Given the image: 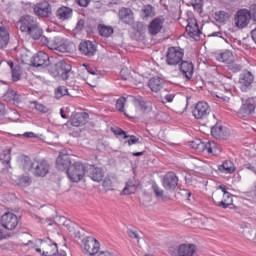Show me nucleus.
<instances>
[{
  "label": "nucleus",
  "instance_id": "nucleus-1",
  "mask_svg": "<svg viewBox=\"0 0 256 256\" xmlns=\"http://www.w3.org/2000/svg\"><path fill=\"white\" fill-rule=\"evenodd\" d=\"M19 29L22 33H26L33 40H37L41 37L42 28L39 26V22L35 17L31 15H23L18 21Z\"/></svg>",
  "mask_w": 256,
  "mask_h": 256
},
{
  "label": "nucleus",
  "instance_id": "nucleus-2",
  "mask_svg": "<svg viewBox=\"0 0 256 256\" xmlns=\"http://www.w3.org/2000/svg\"><path fill=\"white\" fill-rule=\"evenodd\" d=\"M72 66L66 61H58L55 64L49 66L48 71L52 77H61L63 81H67L69 79V75L71 73Z\"/></svg>",
  "mask_w": 256,
  "mask_h": 256
},
{
  "label": "nucleus",
  "instance_id": "nucleus-3",
  "mask_svg": "<svg viewBox=\"0 0 256 256\" xmlns=\"http://www.w3.org/2000/svg\"><path fill=\"white\" fill-rule=\"evenodd\" d=\"M85 175H87V165L81 162H74L68 168L67 176L72 183H79Z\"/></svg>",
  "mask_w": 256,
  "mask_h": 256
},
{
  "label": "nucleus",
  "instance_id": "nucleus-4",
  "mask_svg": "<svg viewBox=\"0 0 256 256\" xmlns=\"http://www.w3.org/2000/svg\"><path fill=\"white\" fill-rule=\"evenodd\" d=\"M185 50L181 47H170L166 53V64L170 67H176L183 60Z\"/></svg>",
  "mask_w": 256,
  "mask_h": 256
},
{
  "label": "nucleus",
  "instance_id": "nucleus-5",
  "mask_svg": "<svg viewBox=\"0 0 256 256\" xmlns=\"http://www.w3.org/2000/svg\"><path fill=\"white\" fill-rule=\"evenodd\" d=\"M242 105L237 112L238 117H249L255 115L256 97H249L247 99L241 98Z\"/></svg>",
  "mask_w": 256,
  "mask_h": 256
},
{
  "label": "nucleus",
  "instance_id": "nucleus-6",
  "mask_svg": "<svg viewBox=\"0 0 256 256\" xmlns=\"http://www.w3.org/2000/svg\"><path fill=\"white\" fill-rule=\"evenodd\" d=\"M238 83L240 85V91L242 93H249L253 89V83H255V76L249 70H244L239 75Z\"/></svg>",
  "mask_w": 256,
  "mask_h": 256
},
{
  "label": "nucleus",
  "instance_id": "nucleus-7",
  "mask_svg": "<svg viewBox=\"0 0 256 256\" xmlns=\"http://www.w3.org/2000/svg\"><path fill=\"white\" fill-rule=\"evenodd\" d=\"M49 169H51V166L47 160L34 159V169L32 170L34 177H47Z\"/></svg>",
  "mask_w": 256,
  "mask_h": 256
},
{
  "label": "nucleus",
  "instance_id": "nucleus-8",
  "mask_svg": "<svg viewBox=\"0 0 256 256\" xmlns=\"http://www.w3.org/2000/svg\"><path fill=\"white\" fill-rule=\"evenodd\" d=\"M50 47L53 51H59V53H71L73 51V43L59 37L52 40Z\"/></svg>",
  "mask_w": 256,
  "mask_h": 256
},
{
  "label": "nucleus",
  "instance_id": "nucleus-9",
  "mask_svg": "<svg viewBox=\"0 0 256 256\" xmlns=\"http://www.w3.org/2000/svg\"><path fill=\"white\" fill-rule=\"evenodd\" d=\"M251 22V12L246 8L240 9L235 15V25L238 29H245Z\"/></svg>",
  "mask_w": 256,
  "mask_h": 256
},
{
  "label": "nucleus",
  "instance_id": "nucleus-10",
  "mask_svg": "<svg viewBox=\"0 0 256 256\" xmlns=\"http://www.w3.org/2000/svg\"><path fill=\"white\" fill-rule=\"evenodd\" d=\"M0 223L4 229H7L8 231H13L14 229H17V226L19 225V218L17 215L6 212L0 220Z\"/></svg>",
  "mask_w": 256,
  "mask_h": 256
},
{
  "label": "nucleus",
  "instance_id": "nucleus-11",
  "mask_svg": "<svg viewBox=\"0 0 256 256\" xmlns=\"http://www.w3.org/2000/svg\"><path fill=\"white\" fill-rule=\"evenodd\" d=\"M51 57L49 54L39 51L31 58L32 67H51Z\"/></svg>",
  "mask_w": 256,
  "mask_h": 256
},
{
  "label": "nucleus",
  "instance_id": "nucleus-12",
  "mask_svg": "<svg viewBox=\"0 0 256 256\" xmlns=\"http://www.w3.org/2000/svg\"><path fill=\"white\" fill-rule=\"evenodd\" d=\"M178 69L186 81H191V79H193V74L195 73V64H193L191 60H182L178 64Z\"/></svg>",
  "mask_w": 256,
  "mask_h": 256
},
{
  "label": "nucleus",
  "instance_id": "nucleus-13",
  "mask_svg": "<svg viewBox=\"0 0 256 256\" xmlns=\"http://www.w3.org/2000/svg\"><path fill=\"white\" fill-rule=\"evenodd\" d=\"M78 51L86 57H94L95 53H97V45L91 40H83L78 46Z\"/></svg>",
  "mask_w": 256,
  "mask_h": 256
},
{
  "label": "nucleus",
  "instance_id": "nucleus-14",
  "mask_svg": "<svg viewBox=\"0 0 256 256\" xmlns=\"http://www.w3.org/2000/svg\"><path fill=\"white\" fill-rule=\"evenodd\" d=\"M211 113V107L207 102H198L192 110L195 119H205Z\"/></svg>",
  "mask_w": 256,
  "mask_h": 256
},
{
  "label": "nucleus",
  "instance_id": "nucleus-15",
  "mask_svg": "<svg viewBox=\"0 0 256 256\" xmlns=\"http://www.w3.org/2000/svg\"><path fill=\"white\" fill-rule=\"evenodd\" d=\"M162 185L166 191H175L179 185V178L174 172H168L164 175Z\"/></svg>",
  "mask_w": 256,
  "mask_h": 256
},
{
  "label": "nucleus",
  "instance_id": "nucleus-16",
  "mask_svg": "<svg viewBox=\"0 0 256 256\" xmlns=\"http://www.w3.org/2000/svg\"><path fill=\"white\" fill-rule=\"evenodd\" d=\"M71 156L69 154H65L60 152L59 156L56 159V168L58 171H66L68 173L69 167H71Z\"/></svg>",
  "mask_w": 256,
  "mask_h": 256
},
{
  "label": "nucleus",
  "instance_id": "nucleus-17",
  "mask_svg": "<svg viewBox=\"0 0 256 256\" xmlns=\"http://www.w3.org/2000/svg\"><path fill=\"white\" fill-rule=\"evenodd\" d=\"M100 247L101 244H99V241L93 237H88L84 240V251L88 255H97V253H99Z\"/></svg>",
  "mask_w": 256,
  "mask_h": 256
},
{
  "label": "nucleus",
  "instance_id": "nucleus-18",
  "mask_svg": "<svg viewBox=\"0 0 256 256\" xmlns=\"http://www.w3.org/2000/svg\"><path fill=\"white\" fill-rule=\"evenodd\" d=\"M211 135L214 139H219L220 141H226L229 139V129L219 124H215L211 128Z\"/></svg>",
  "mask_w": 256,
  "mask_h": 256
},
{
  "label": "nucleus",
  "instance_id": "nucleus-19",
  "mask_svg": "<svg viewBox=\"0 0 256 256\" xmlns=\"http://www.w3.org/2000/svg\"><path fill=\"white\" fill-rule=\"evenodd\" d=\"M186 33H188L189 37L192 39H200L201 37V29H199V24L197 23V19L193 18L188 21V24L186 26Z\"/></svg>",
  "mask_w": 256,
  "mask_h": 256
},
{
  "label": "nucleus",
  "instance_id": "nucleus-20",
  "mask_svg": "<svg viewBox=\"0 0 256 256\" xmlns=\"http://www.w3.org/2000/svg\"><path fill=\"white\" fill-rule=\"evenodd\" d=\"M165 23V18L163 16L154 18L150 24L148 25V31L150 35H158L161 33V29H163V24Z\"/></svg>",
  "mask_w": 256,
  "mask_h": 256
},
{
  "label": "nucleus",
  "instance_id": "nucleus-21",
  "mask_svg": "<svg viewBox=\"0 0 256 256\" xmlns=\"http://www.w3.org/2000/svg\"><path fill=\"white\" fill-rule=\"evenodd\" d=\"M86 175L92 179V181H96L99 183L100 181H103V169L97 168L93 165H87L86 169Z\"/></svg>",
  "mask_w": 256,
  "mask_h": 256
},
{
  "label": "nucleus",
  "instance_id": "nucleus-22",
  "mask_svg": "<svg viewBox=\"0 0 256 256\" xmlns=\"http://www.w3.org/2000/svg\"><path fill=\"white\" fill-rule=\"evenodd\" d=\"M89 119V113L87 112H77L73 115L70 120L72 127H82L85 125Z\"/></svg>",
  "mask_w": 256,
  "mask_h": 256
},
{
  "label": "nucleus",
  "instance_id": "nucleus-23",
  "mask_svg": "<svg viewBox=\"0 0 256 256\" xmlns=\"http://www.w3.org/2000/svg\"><path fill=\"white\" fill-rule=\"evenodd\" d=\"M118 17L120 21L125 23L126 25H133V10L130 8H121L118 13Z\"/></svg>",
  "mask_w": 256,
  "mask_h": 256
},
{
  "label": "nucleus",
  "instance_id": "nucleus-24",
  "mask_svg": "<svg viewBox=\"0 0 256 256\" xmlns=\"http://www.w3.org/2000/svg\"><path fill=\"white\" fill-rule=\"evenodd\" d=\"M197 251L195 244H180L177 249L178 256H193Z\"/></svg>",
  "mask_w": 256,
  "mask_h": 256
},
{
  "label": "nucleus",
  "instance_id": "nucleus-25",
  "mask_svg": "<svg viewBox=\"0 0 256 256\" xmlns=\"http://www.w3.org/2000/svg\"><path fill=\"white\" fill-rule=\"evenodd\" d=\"M34 13L38 17H49L51 15V5L49 2H43L34 7Z\"/></svg>",
  "mask_w": 256,
  "mask_h": 256
},
{
  "label": "nucleus",
  "instance_id": "nucleus-26",
  "mask_svg": "<svg viewBox=\"0 0 256 256\" xmlns=\"http://www.w3.org/2000/svg\"><path fill=\"white\" fill-rule=\"evenodd\" d=\"M163 85H165V80L159 76L152 77L148 82V86L153 93H159L163 89Z\"/></svg>",
  "mask_w": 256,
  "mask_h": 256
},
{
  "label": "nucleus",
  "instance_id": "nucleus-27",
  "mask_svg": "<svg viewBox=\"0 0 256 256\" xmlns=\"http://www.w3.org/2000/svg\"><path fill=\"white\" fill-rule=\"evenodd\" d=\"M234 59L235 56H233V52L230 50H224L223 52L216 54V60L220 63H233Z\"/></svg>",
  "mask_w": 256,
  "mask_h": 256
},
{
  "label": "nucleus",
  "instance_id": "nucleus-28",
  "mask_svg": "<svg viewBox=\"0 0 256 256\" xmlns=\"http://www.w3.org/2000/svg\"><path fill=\"white\" fill-rule=\"evenodd\" d=\"M45 242L48 243V248L42 252V256H57L59 253L57 243L52 242L51 238H46Z\"/></svg>",
  "mask_w": 256,
  "mask_h": 256
},
{
  "label": "nucleus",
  "instance_id": "nucleus-29",
  "mask_svg": "<svg viewBox=\"0 0 256 256\" xmlns=\"http://www.w3.org/2000/svg\"><path fill=\"white\" fill-rule=\"evenodd\" d=\"M56 16L61 19V21H66V19H71L73 17V9L67 6H61L56 11Z\"/></svg>",
  "mask_w": 256,
  "mask_h": 256
},
{
  "label": "nucleus",
  "instance_id": "nucleus-30",
  "mask_svg": "<svg viewBox=\"0 0 256 256\" xmlns=\"http://www.w3.org/2000/svg\"><path fill=\"white\" fill-rule=\"evenodd\" d=\"M9 41V29L5 26H0V49H5L9 45Z\"/></svg>",
  "mask_w": 256,
  "mask_h": 256
},
{
  "label": "nucleus",
  "instance_id": "nucleus-31",
  "mask_svg": "<svg viewBox=\"0 0 256 256\" xmlns=\"http://www.w3.org/2000/svg\"><path fill=\"white\" fill-rule=\"evenodd\" d=\"M190 147L198 153H203L207 147V141L203 142V140L196 138L190 142Z\"/></svg>",
  "mask_w": 256,
  "mask_h": 256
},
{
  "label": "nucleus",
  "instance_id": "nucleus-32",
  "mask_svg": "<svg viewBox=\"0 0 256 256\" xmlns=\"http://www.w3.org/2000/svg\"><path fill=\"white\" fill-rule=\"evenodd\" d=\"M205 151H207V153H211L212 155H219V153H221V146L215 141H206Z\"/></svg>",
  "mask_w": 256,
  "mask_h": 256
},
{
  "label": "nucleus",
  "instance_id": "nucleus-33",
  "mask_svg": "<svg viewBox=\"0 0 256 256\" xmlns=\"http://www.w3.org/2000/svg\"><path fill=\"white\" fill-rule=\"evenodd\" d=\"M134 103L137 107H139L140 111H143L144 113H149V111L152 109L151 103L143 100V98H136Z\"/></svg>",
  "mask_w": 256,
  "mask_h": 256
},
{
  "label": "nucleus",
  "instance_id": "nucleus-34",
  "mask_svg": "<svg viewBox=\"0 0 256 256\" xmlns=\"http://www.w3.org/2000/svg\"><path fill=\"white\" fill-rule=\"evenodd\" d=\"M98 31L101 37H111L113 35V27L105 26V24L98 25Z\"/></svg>",
  "mask_w": 256,
  "mask_h": 256
},
{
  "label": "nucleus",
  "instance_id": "nucleus-35",
  "mask_svg": "<svg viewBox=\"0 0 256 256\" xmlns=\"http://www.w3.org/2000/svg\"><path fill=\"white\" fill-rule=\"evenodd\" d=\"M22 168L24 171H31V173H33V169L35 168V160L32 161L29 156H25L22 161Z\"/></svg>",
  "mask_w": 256,
  "mask_h": 256
},
{
  "label": "nucleus",
  "instance_id": "nucleus-36",
  "mask_svg": "<svg viewBox=\"0 0 256 256\" xmlns=\"http://www.w3.org/2000/svg\"><path fill=\"white\" fill-rule=\"evenodd\" d=\"M0 161H2L3 165L11 167V149L4 150L0 154Z\"/></svg>",
  "mask_w": 256,
  "mask_h": 256
},
{
  "label": "nucleus",
  "instance_id": "nucleus-37",
  "mask_svg": "<svg viewBox=\"0 0 256 256\" xmlns=\"http://www.w3.org/2000/svg\"><path fill=\"white\" fill-rule=\"evenodd\" d=\"M152 189L154 191V195H156L157 198H160L161 201H169V197L164 196V191L161 190V188H159V186L157 185V183H154L152 185Z\"/></svg>",
  "mask_w": 256,
  "mask_h": 256
},
{
  "label": "nucleus",
  "instance_id": "nucleus-38",
  "mask_svg": "<svg viewBox=\"0 0 256 256\" xmlns=\"http://www.w3.org/2000/svg\"><path fill=\"white\" fill-rule=\"evenodd\" d=\"M214 19L218 23H225L226 21L229 20V13L225 11H218L215 13Z\"/></svg>",
  "mask_w": 256,
  "mask_h": 256
},
{
  "label": "nucleus",
  "instance_id": "nucleus-39",
  "mask_svg": "<svg viewBox=\"0 0 256 256\" xmlns=\"http://www.w3.org/2000/svg\"><path fill=\"white\" fill-rule=\"evenodd\" d=\"M65 95H68V96L71 95L69 94V89H67V87L59 86L58 88H56L55 90L56 99H61V97H65Z\"/></svg>",
  "mask_w": 256,
  "mask_h": 256
},
{
  "label": "nucleus",
  "instance_id": "nucleus-40",
  "mask_svg": "<svg viewBox=\"0 0 256 256\" xmlns=\"http://www.w3.org/2000/svg\"><path fill=\"white\" fill-rule=\"evenodd\" d=\"M21 67L19 65H15V68L11 70L12 73V81L17 83L21 79Z\"/></svg>",
  "mask_w": 256,
  "mask_h": 256
},
{
  "label": "nucleus",
  "instance_id": "nucleus-41",
  "mask_svg": "<svg viewBox=\"0 0 256 256\" xmlns=\"http://www.w3.org/2000/svg\"><path fill=\"white\" fill-rule=\"evenodd\" d=\"M125 103H127V98L125 97H120L116 101V109L119 113H125Z\"/></svg>",
  "mask_w": 256,
  "mask_h": 256
},
{
  "label": "nucleus",
  "instance_id": "nucleus-42",
  "mask_svg": "<svg viewBox=\"0 0 256 256\" xmlns=\"http://www.w3.org/2000/svg\"><path fill=\"white\" fill-rule=\"evenodd\" d=\"M33 183L31 176H21L18 181V185L20 187H29Z\"/></svg>",
  "mask_w": 256,
  "mask_h": 256
},
{
  "label": "nucleus",
  "instance_id": "nucleus-43",
  "mask_svg": "<svg viewBox=\"0 0 256 256\" xmlns=\"http://www.w3.org/2000/svg\"><path fill=\"white\" fill-rule=\"evenodd\" d=\"M112 133L114 135H117L118 137L123 136V139H129V134H127V131L117 127V128H111Z\"/></svg>",
  "mask_w": 256,
  "mask_h": 256
},
{
  "label": "nucleus",
  "instance_id": "nucleus-44",
  "mask_svg": "<svg viewBox=\"0 0 256 256\" xmlns=\"http://www.w3.org/2000/svg\"><path fill=\"white\" fill-rule=\"evenodd\" d=\"M222 168L224 171H226V173H235V167L233 166V162L231 160L225 161L222 164Z\"/></svg>",
  "mask_w": 256,
  "mask_h": 256
},
{
  "label": "nucleus",
  "instance_id": "nucleus-45",
  "mask_svg": "<svg viewBox=\"0 0 256 256\" xmlns=\"http://www.w3.org/2000/svg\"><path fill=\"white\" fill-rule=\"evenodd\" d=\"M15 92L16 91L13 89H8L6 93L3 95L4 101H6V103H12Z\"/></svg>",
  "mask_w": 256,
  "mask_h": 256
},
{
  "label": "nucleus",
  "instance_id": "nucleus-46",
  "mask_svg": "<svg viewBox=\"0 0 256 256\" xmlns=\"http://www.w3.org/2000/svg\"><path fill=\"white\" fill-rule=\"evenodd\" d=\"M228 69L229 71H232V73H239L243 69V66L241 64L230 62L228 63Z\"/></svg>",
  "mask_w": 256,
  "mask_h": 256
},
{
  "label": "nucleus",
  "instance_id": "nucleus-47",
  "mask_svg": "<svg viewBox=\"0 0 256 256\" xmlns=\"http://www.w3.org/2000/svg\"><path fill=\"white\" fill-rule=\"evenodd\" d=\"M124 143H127V145L131 147V145H137L138 143H141V141L135 135H128V140H126Z\"/></svg>",
  "mask_w": 256,
  "mask_h": 256
},
{
  "label": "nucleus",
  "instance_id": "nucleus-48",
  "mask_svg": "<svg viewBox=\"0 0 256 256\" xmlns=\"http://www.w3.org/2000/svg\"><path fill=\"white\" fill-rule=\"evenodd\" d=\"M41 41L42 45H47V47H49V49H51V44L53 43L52 41H49V38H47L46 36H43V29H42V33L41 36L37 38L36 41Z\"/></svg>",
  "mask_w": 256,
  "mask_h": 256
},
{
  "label": "nucleus",
  "instance_id": "nucleus-49",
  "mask_svg": "<svg viewBox=\"0 0 256 256\" xmlns=\"http://www.w3.org/2000/svg\"><path fill=\"white\" fill-rule=\"evenodd\" d=\"M35 105V109L36 111H39V113H48L49 112V108H47L45 105L43 104H39L38 102H32Z\"/></svg>",
  "mask_w": 256,
  "mask_h": 256
},
{
  "label": "nucleus",
  "instance_id": "nucleus-50",
  "mask_svg": "<svg viewBox=\"0 0 256 256\" xmlns=\"http://www.w3.org/2000/svg\"><path fill=\"white\" fill-rule=\"evenodd\" d=\"M231 205H233V200H227V199H224L217 204V206L222 207V209H227L231 207Z\"/></svg>",
  "mask_w": 256,
  "mask_h": 256
},
{
  "label": "nucleus",
  "instance_id": "nucleus-51",
  "mask_svg": "<svg viewBox=\"0 0 256 256\" xmlns=\"http://www.w3.org/2000/svg\"><path fill=\"white\" fill-rule=\"evenodd\" d=\"M192 7H194V9H196V11H202L203 10V0L192 1Z\"/></svg>",
  "mask_w": 256,
  "mask_h": 256
},
{
  "label": "nucleus",
  "instance_id": "nucleus-52",
  "mask_svg": "<svg viewBox=\"0 0 256 256\" xmlns=\"http://www.w3.org/2000/svg\"><path fill=\"white\" fill-rule=\"evenodd\" d=\"M85 29V20L84 19H79L76 26H75V31H83Z\"/></svg>",
  "mask_w": 256,
  "mask_h": 256
},
{
  "label": "nucleus",
  "instance_id": "nucleus-53",
  "mask_svg": "<svg viewBox=\"0 0 256 256\" xmlns=\"http://www.w3.org/2000/svg\"><path fill=\"white\" fill-rule=\"evenodd\" d=\"M12 103H13V105H19V103H21V95H19L17 93V91L14 92V96L12 98Z\"/></svg>",
  "mask_w": 256,
  "mask_h": 256
},
{
  "label": "nucleus",
  "instance_id": "nucleus-54",
  "mask_svg": "<svg viewBox=\"0 0 256 256\" xmlns=\"http://www.w3.org/2000/svg\"><path fill=\"white\" fill-rule=\"evenodd\" d=\"M250 19H252V21H255L256 22V5H252L250 7Z\"/></svg>",
  "mask_w": 256,
  "mask_h": 256
},
{
  "label": "nucleus",
  "instance_id": "nucleus-55",
  "mask_svg": "<svg viewBox=\"0 0 256 256\" xmlns=\"http://www.w3.org/2000/svg\"><path fill=\"white\" fill-rule=\"evenodd\" d=\"M124 195H131V193H135V187L134 186H126L123 189Z\"/></svg>",
  "mask_w": 256,
  "mask_h": 256
},
{
  "label": "nucleus",
  "instance_id": "nucleus-56",
  "mask_svg": "<svg viewBox=\"0 0 256 256\" xmlns=\"http://www.w3.org/2000/svg\"><path fill=\"white\" fill-rule=\"evenodd\" d=\"M134 31H137V33H141L143 31V23L137 22L133 26Z\"/></svg>",
  "mask_w": 256,
  "mask_h": 256
},
{
  "label": "nucleus",
  "instance_id": "nucleus-57",
  "mask_svg": "<svg viewBox=\"0 0 256 256\" xmlns=\"http://www.w3.org/2000/svg\"><path fill=\"white\" fill-rule=\"evenodd\" d=\"M75 2L80 7H87V5H89V3H91V0H75Z\"/></svg>",
  "mask_w": 256,
  "mask_h": 256
},
{
  "label": "nucleus",
  "instance_id": "nucleus-58",
  "mask_svg": "<svg viewBox=\"0 0 256 256\" xmlns=\"http://www.w3.org/2000/svg\"><path fill=\"white\" fill-rule=\"evenodd\" d=\"M145 17H151L153 15V7L149 5L147 8L144 9Z\"/></svg>",
  "mask_w": 256,
  "mask_h": 256
},
{
  "label": "nucleus",
  "instance_id": "nucleus-59",
  "mask_svg": "<svg viewBox=\"0 0 256 256\" xmlns=\"http://www.w3.org/2000/svg\"><path fill=\"white\" fill-rule=\"evenodd\" d=\"M127 233H128V236L131 237V239H139V234H137V232L131 229H128Z\"/></svg>",
  "mask_w": 256,
  "mask_h": 256
},
{
  "label": "nucleus",
  "instance_id": "nucleus-60",
  "mask_svg": "<svg viewBox=\"0 0 256 256\" xmlns=\"http://www.w3.org/2000/svg\"><path fill=\"white\" fill-rule=\"evenodd\" d=\"M219 189L224 193V197H229L230 193L227 191L229 188L223 184L219 186Z\"/></svg>",
  "mask_w": 256,
  "mask_h": 256
},
{
  "label": "nucleus",
  "instance_id": "nucleus-61",
  "mask_svg": "<svg viewBox=\"0 0 256 256\" xmlns=\"http://www.w3.org/2000/svg\"><path fill=\"white\" fill-rule=\"evenodd\" d=\"M164 99L167 103H173V100L175 99V94H167L164 96Z\"/></svg>",
  "mask_w": 256,
  "mask_h": 256
},
{
  "label": "nucleus",
  "instance_id": "nucleus-62",
  "mask_svg": "<svg viewBox=\"0 0 256 256\" xmlns=\"http://www.w3.org/2000/svg\"><path fill=\"white\" fill-rule=\"evenodd\" d=\"M23 137H26L27 139H34L35 137H37V134L33 132H25L23 134Z\"/></svg>",
  "mask_w": 256,
  "mask_h": 256
},
{
  "label": "nucleus",
  "instance_id": "nucleus-63",
  "mask_svg": "<svg viewBox=\"0 0 256 256\" xmlns=\"http://www.w3.org/2000/svg\"><path fill=\"white\" fill-rule=\"evenodd\" d=\"M87 72L90 74V75H99V70L95 69V68H87Z\"/></svg>",
  "mask_w": 256,
  "mask_h": 256
},
{
  "label": "nucleus",
  "instance_id": "nucleus-64",
  "mask_svg": "<svg viewBox=\"0 0 256 256\" xmlns=\"http://www.w3.org/2000/svg\"><path fill=\"white\" fill-rule=\"evenodd\" d=\"M98 256H115L109 251H102L98 254Z\"/></svg>",
  "mask_w": 256,
  "mask_h": 256
}]
</instances>
